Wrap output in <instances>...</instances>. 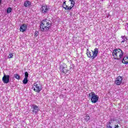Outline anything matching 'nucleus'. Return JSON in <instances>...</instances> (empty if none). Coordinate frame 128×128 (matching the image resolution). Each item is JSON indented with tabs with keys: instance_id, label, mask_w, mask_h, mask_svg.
<instances>
[{
	"instance_id": "obj_18",
	"label": "nucleus",
	"mask_w": 128,
	"mask_h": 128,
	"mask_svg": "<svg viewBox=\"0 0 128 128\" xmlns=\"http://www.w3.org/2000/svg\"><path fill=\"white\" fill-rule=\"evenodd\" d=\"M28 78H24V80H22V83L24 84H28Z\"/></svg>"
},
{
	"instance_id": "obj_2",
	"label": "nucleus",
	"mask_w": 128,
	"mask_h": 128,
	"mask_svg": "<svg viewBox=\"0 0 128 128\" xmlns=\"http://www.w3.org/2000/svg\"><path fill=\"white\" fill-rule=\"evenodd\" d=\"M61 72L64 74L68 75L72 70V66L70 63H62L60 66Z\"/></svg>"
},
{
	"instance_id": "obj_19",
	"label": "nucleus",
	"mask_w": 128,
	"mask_h": 128,
	"mask_svg": "<svg viewBox=\"0 0 128 128\" xmlns=\"http://www.w3.org/2000/svg\"><path fill=\"white\" fill-rule=\"evenodd\" d=\"M69 2H71V7L74 6V2H76V0H69Z\"/></svg>"
},
{
	"instance_id": "obj_24",
	"label": "nucleus",
	"mask_w": 128,
	"mask_h": 128,
	"mask_svg": "<svg viewBox=\"0 0 128 128\" xmlns=\"http://www.w3.org/2000/svg\"><path fill=\"white\" fill-rule=\"evenodd\" d=\"M38 36V32L36 31L35 32H34L35 38H36V36Z\"/></svg>"
},
{
	"instance_id": "obj_11",
	"label": "nucleus",
	"mask_w": 128,
	"mask_h": 128,
	"mask_svg": "<svg viewBox=\"0 0 128 128\" xmlns=\"http://www.w3.org/2000/svg\"><path fill=\"white\" fill-rule=\"evenodd\" d=\"M4 84H8L10 82V75L4 74L2 78Z\"/></svg>"
},
{
	"instance_id": "obj_4",
	"label": "nucleus",
	"mask_w": 128,
	"mask_h": 128,
	"mask_svg": "<svg viewBox=\"0 0 128 128\" xmlns=\"http://www.w3.org/2000/svg\"><path fill=\"white\" fill-rule=\"evenodd\" d=\"M98 48H95L94 50H92L90 51H88L86 52L87 56L89 58H91V60H94L96 57L98 56Z\"/></svg>"
},
{
	"instance_id": "obj_5",
	"label": "nucleus",
	"mask_w": 128,
	"mask_h": 128,
	"mask_svg": "<svg viewBox=\"0 0 128 128\" xmlns=\"http://www.w3.org/2000/svg\"><path fill=\"white\" fill-rule=\"evenodd\" d=\"M89 98L92 104H96L98 102V96L94 92H90L88 94Z\"/></svg>"
},
{
	"instance_id": "obj_6",
	"label": "nucleus",
	"mask_w": 128,
	"mask_h": 128,
	"mask_svg": "<svg viewBox=\"0 0 128 128\" xmlns=\"http://www.w3.org/2000/svg\"><path fill=\"white\" fill-rule=\"evenodd\" d=\"M120 126L117 124L114 120H110L109 122L107 124V128H118Z\"/></svg>"
},
{
	"instance_id": "obj_22",
	"label": "nucleus",
	"mask_w": 128,
	"mask_h": 128,
	"mask_svg": "<svg viewBox=\"0 0 128 128\" xmlns=\"http://www.w3.org/2000/svg\"><path fill=\"white\" fill-rule=\"evenodd\" d=\"M90 116H85V120H90Z\"/></svg>"
},
{
	"instance_id": "obj_26",
	"label": "nucleus",
	"mask_w": 128,
	"mask_h": 128,
	"mask_svg": "<svg viewBox=\"0 0 128 128\" xmlns=\"http://www.w3.org/2000/svg\"><path fill=\"white\" fill-rule=\"evenodd\" d=\"M87 50H88V49Z\"/></svg>"
},
{
	"instance_id": "obj_15",
	"label": "nucleus",
	"mask_w": 128,
	"mask_h": 128,
	"mask_svg": "<svg viewBox=\"0 0 128 128\" xmlns=\"http://www.w3.org/2000/svg\"><path fill=\"white\" fill-rule=\"evenodd\" d=\"M31 4H32V2H30L28 0H26L24 2V6H25V8H28V6H31Z\"/></svg>"
},
{
	"instance_id": "obj_21",
	"label": "nucleus",
	"mask_w": 128,
	"mask_h": 128,
	"mask_svg": "<svg viewBox=\"0 0 128 128\" xmlns=\"http://www.w3.org/2000/svg\"><path fill=\"white\" fill-rule=\"evenodd\" d=\"M12 56H14V54L10 53L8 56V58H12Z\"/></svg>"
},
{
	"instance_id": "obj_12",
	"label": "nucleus",
	"mask_w": 128,
	"mask_h": 128,
	"mask_svg": "<svg viewBox=\"0 0 128 128\" xmlns=\"http://www.w3.org/2000/svg\"><path fill=\"white\" fill-rule=\"evenodd\" d=\"M32 106L33 110L32 112H33V114H38V112H40V108H38V106L36 104L32 105Z\"/></svg>"
},
{
	"instance_id": "obj_1",
	"label": "nucleus",
	"mask_w": 128,
	"mask_h": 128,
	"mask_svg": "<svg viewBox=\"0 0 128 128\" xmlns=\"http://www.w3.org/2000/svg\"><path fill=\"white\" fill-rule=\"evenodd\" d=\"M52 26V21L48 19H44L41 22L40 28L42 32H46Z\"/></svg>"
},
{
	"instance_id": "obj_10",
	"label": "nucleus",
	"mask_w": 128,
	"mask_h": 128,
	"mask_svg": "<svg viewBox=\"0 0 128 128\" xmlns=\"http://www.w3.org/2000/svg\"><path fill=\"white\" fill-rule=\"evenodd\" d=\"M122 82V76H118L114 80V84L116 86H120Z\"/></svg>"
},
{
	"instance_id": "obj_23",
	"label": "nucleus",
	"mask_w": 128,
	"mask_h": 128,
	"mask_svg": "<svg viewBox=\"0 0 128 128\" xmlns=\"http://www.w3.org/2000/svg\"><path fill=\"white\" fill-rule=\"evenodd\" d=\"M28 78V72H25V78Z\"/></svg>"
},
{
	"instance_id": "obj_7",
	"label": "nucleus",
	"mask_w": 128,
	"mask_h": 128,
	"mask_svg": "<svg viewBox=\"0 0 128 128\" xmlns=\"http://www.w3.org/2000/svg\"><path fill=\"white\" fill-rule=\"evenodd\" d=\"M32 90L36 92H40L42 90V86L36 83H34L32 86Z\"/></svg>"
},
{
	"instance_id": "obj_16",
	"label": "nucleus",
	"mask_w": 128,
	"mask_h": 128,
	"mask_svg": "<svg viewBox=\"0 0 128 128\" xmlns=\"http://www.w3.org/2000/svg\"><path fill=\"white\" fill-rule=\"evenodd\" d=\"M121 38H122V40L121 41V44H124L125 42H126L128 40V38L126 36H122Z\"/></svg>"
},
{
	"instance_id": "obj_8",
	"label": "nucleus",
	"mask_w": 128,
	"mask_h": 128,
	"mask_svg": "<svg viewBox=\"0 0 128 128\" xmlns=\"http://www.w3.org/2000/svg\"><path fill=\"white\" fill-rule=\"evenodd\" d=\"M72 2L68 3V4H66V1L63 2L62 8L66 10H70L74 6L72 7Z\"/></svg>"
},
{
	"instance_id": "obj_25",
	"label": "nucleus",
	"mask_w": 128,
	"mask_h": 128,
	"mask_svg": "<svg viewBox=\"0 0 128 128\" xmlns=\"http://www.w3.org/2000/svg\"><path fill=\"white\" fill-rule=\"evenodd\" d=\"M2 4V0H0V4Z\"/></svg>"
},
{
	"instance_id": "obj_3",
	"label": "nucleus",
	"mask_w": 128,
	"mask_h": 128,
	"mask_svg": "<svg viewBox=\"0 0 128 128\" xmlns=\"http://www.w3.org/2000/svg\"><path fill=\"white\" fill-rule=\"evenodd\" d=\"M112 54L114 60H122L124 56V52H122V50L120 48H116L113 50Z\"/></svg>"
},
{
	"instance_id": "obj_9",
	"label": "nucleus",
	"mask_w": 128,
	"mask_h": 128,
	"mask_svg": "<svg viewBox=\"0 0 128 128\" xmlns=\"http://www.w3.org/2000/svg\"><path fill=\"white\" fill-rule=\"evenodd\" d=\"M40 10L42 14H48V12L50 10V8L48 7L47 5H42Z\"/></svg>"
},
{
	"instance_id": "obj_17",
	"label": "nucleus",
	"mask_w": 128,
	"mask_h": 128,
	"mask_svg": "<svg viewBox=\"0 0 128 128\" xmlns=\"http://www.w3.org/2000/svg\"><path fill=\"white\" fill-rule=\"evenodd\" d=\"M14 78H16V80H20V76L18 74H14Z\"/></svg>"
},
{
	"instance_id": "obj_13",
	"label": "nucleus",
	"mask_w": 128,
	"mask_h": 128,
	"mask_svg": "<svg viewBox=\"0 0 128 128\" xmlns=\"http://www.w3.org/2000/svg\"><path fill=\"white\" fill-rule=\"evenodd\" d=\"M28 26H26V24H22L20 27V32H24L26 30Z\"/></svg>"
},
{
	"instance_id": "obj_14",
	"label": "nucleus",
	"mask_w": 128,
	"mask_h": 128,
	"mask_svg": "<svg viewBox=\"0 0 128 128\" xmlns=\"http://www.w3.org/2000/svg\"><path fill=\"white\" fill-rule=\"evenodd\" d=\"M122 62L124 64H128V56H125L124 57V58L122 60Z\"/></svg>"
},
{
	"instance_id": "obj_20",
	"label": "nucleus",
	"mask_w": 128,
	"mask_h": 128,
	"mask_svg": "<svg viewBox=\"0 0 128 128\" xmlns=\"http://www.w3.org/2000/svg\"><path fill=\"white\" fill-rule=\"evenodd\" d=\"M10 12H12V8H8L7 9V13L10 14Z\"/></svg>"
}]
</instances>
